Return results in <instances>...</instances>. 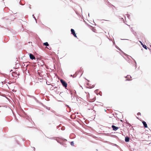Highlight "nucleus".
Listing matches in <instances>:
<instances>
[{
    "mask_svg": "<svg viewBox=\"0 0 151 151\" xmlns=\"http://www.w3.org/2000/svg\"><path fill=\"white\" fill-rule=\"evenodd\" d=\"M139 42H140V43H141V45H143V43H142V42L141 41H139Z\"/></svg>",
    "mask_w": 151,
    "mask_h": 151,
    "instance_id": "nucleus-15",
    "label": "nucleus"
},
{
    "mask_svg": "<svg viewBox=\"0 0 151 151\" xmlns=\"http://www.w3.org/2000/svg\"><path fill=\"white\" fill-rule=\"evenodd\" d=\"M111 127H112V128H113V129L114 130L116 131V130L118 129H119L118 127H116L114 125H112Z\"/></svg>",
    "mask_w": 151,
    "mask_h": 151,
    "instance_id": "nucleus-6",
    "label": "nucleus"
},
{
    "mask_svg": "<svg viewBox=\"0 0 151 151\" xmlns=\"http://www.w3.org/2000/svg\"><path fill=\"white\" fill-rule=\"evenodd\" d=\"M70 144L72 145H74V142H70Z\"/></svg>",
    "mask_w": 151,
    "mask_h": 151,
    "instance_id": "nucleus-13",
    "label": "nucleus"
},
{
    "mask_svg": "<svg viewBox=\"0 0 151 151\" xmlns=\"http://www.w3.org/2000/svg\"><path fill=\"white\" fill-rule=\"evenodd\" d=\"M61 129L63 130V128L62 127Z\"/></svg>",
    "mask_w": 151,
    "mask_h": 151,
    "instance_id": "nucleus-17",
    "label": "nucleus"
},
{
    "mask_svg": "<svg viewBox=\"0 0 151 151\" xmlns=\"http://www.w3.org/2000/svg\"><path fill=\"white\" fill-rule=\"evenodd\" d=\"M71 33L73 35L76 37H77V36H76V34L75 32V31L73 29H71Z\"/></svg>",
    "mask_w": 151,
    "mask_h": 151,
    "instance_id": "nucleus-5",
    "label": "nucleus"
},
{
    "mask_svg": "<svg viewBox=\"0 0 151 151\" xmlns=\"http://www.w3.org/2000/svg\"><path fill=\"white\" fill-rule=\"evenodd\" d=\"M142 46L144 48H145V49H146V50L147 49V47L146 46V45H142Z\"/></svg>",
    "mask_w": 151,
    "mask_h": 151,
    "instance_id": "nucleus-12",
    "label": "nucleus"
},
{
    "mask_svg": "<svg viewBox=\"0 0 151 151\" xmlns=\"http://www.w3.org/2000/svg\"><path fill=\"white\" fill-rule=\"evenodd\" d=\"M43 45L46 46H48L49 45L47 42H46L43 43Z\"/></svg>",
    "mask_w": 151,
    "mask_h": 151,
    "instance_id": "nucleus-11",
    "label": "nucleus"
},
{
    "mask_svg": "<svg viewBox=\"0 0 151 151\" xmlns=\"http://www.w3.org/2000/svg\"><path fill=\"white\" fill-rule=\"evenodd\" d=\"M61 129L63 130V128L62 127Z\"/></svg>",
    "mask_w": 151,
    "mask_h": 151,
    "instance_id": "nucleus-16",
    "label": "nucleus"
},
{
    "mask_svg": "<svg viewBox=\"0 0 151 151\" xmlns=\"http://www.w3.org/2000/svg\"><path fill=\"white\" fill-rule=\"evenodd\" d=\"M88 99L90 102H93L95 100V97H93L92 98L91 96H89L88 97Z\"/></svg>",
    "mask_w": 151,
    "mask_h": 151,
    "instance_id": "nucleus-2",
    "label": "nucleus"
},
{
    "mask_svg": "<svg viewBox=\"0 0 151 151\" xmlns=\"http://www.w3.org/2000/svg\"><path fill=\"white\" fill-rule=\"evenodd\" d=\"M29 57L32 60L35 59V57H34V55L31 54H29Z\"/></svg>",
    "mask_w": 151,
    "mask_h": 151,
    "instance_id": "nucleus-7",
    "label": "nucleus"
},
{
    "mask_svg": "<svg viewBox=\"0 0 151 151\" xmlns=\"http://www.w3.org/2000/svg\"><path fill=\"white\" fill-rule=\"evenodd\" d=\"M12 76L14 77V78H17V76H18L19 75H20L19 72H13L12 74Z\"/></svg>",
    "mask_w": 151,
    "mask_h": 151,
    "instance_id": "nucleus-1",
    "label": "nucleus"
},
{
    "mask_svg": "<svg viewBox=\"0 0 151 151\" xmlns=\"http://www.w3.org/2000/svg\"><path fill=\"white\" fill-rule=\"evenodd\" d=\"M129 140V138L128 137H126L125 138V141L126 142H128Z\"/></svg>",
    "mask_w": 151,
    "mask_h": 151,
    "instance_id": "nucleus-10",
    "label": "nucleus"
},
{
    "mask_svg": "<svg viewBox=\"0 0 151 151\" xmlns=\"http://www.w3.org/2000/svg\"><path fill=\"white\" fill-rule=\"evenodd\" d=\"M142 123L143 124L145 128H147V124L146 122L144 121H143L142 122Z\"/></svg>",
    "mask_w": 151,
    "mask_h": 151,
    "instance_id": "nucleus-8",
    "label": "nucleus"
},
{
    "mask_svg": "<svg viewBox=\"0 0 151 151\" xmlns=\"http://www.w3.org/2000/svg\"><path fill=\"white\" fill-rule=\"evenodd\" d=\"M60 81L63 86L66 88V83L62 79H60Z\"/></svg>",
    "mask_w": 151,
    "mask_h": 151,
    "instance_id": "nucleus-4",
    "label": "nucleus"
},
{
    "mask_svg": "<svg viewBox=\"0 0 151 151\" xmlns=\"http://www.w3.org/2000/svg\"><path fill=\"white\" fill-rule=\"evenodd\" d=\"M69 109V111H67L68 112H70L71 111V109L67 105V109Z\"/></svg>",
    "mask_w": 151,
    "mask_h": 151,
    "instance_id": "nucleus-9",
    "label": "nucleus"
},
{
    "mask_svg": "<svg viewBox=\"0 0 151 151\" xmlns=\"http://www.w3.org/2000/svg\"><path fill=\"white\" fill-rule=\"evenodd\" d=\"M21 116L23 117H25L26 116V115L25 114V112L23 110H22L21 111Z\"/></svg>",
    "mask_w": 151,
    "mask_h": 151,
    "instance_id": "nucleus-3",
    "label": "nucleus"
},
{
    "mask_svg": "<svg viewBox=\"0 0 151 151\" xmlns=\"http://www.w3.org/2000/svg\"><path fill=\"white\" fill-rule=\"evenodd\" d=\"M137 115H141V113L140 112H138L137 114Z\"/></svg>",
    "mask_w": 151,
    "mask_h": 151,
    "instance_id": "nucleus-14",
    "label": "nucleus"
}]
</instances>
